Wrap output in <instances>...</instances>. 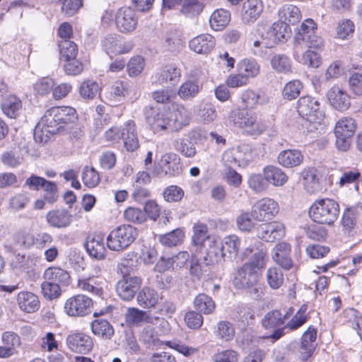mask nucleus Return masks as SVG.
I'll return each mask as SVG.
<instances>
[{
	"instance_id": "1",
	"label": "nucleus",
	"mask_w": 362,
	"mask_h": 362,
	"mask_svg": "<svg viewBox=\"0 0 362 362\" xmlns=\"http://www.w3.org/2000/svg\"><path fill=\"white\" fill-rule=\"evenodd\" d=\"M339 211V204L327 198L316 200L310 207L309 214L313 221L332 226L337 220Z\"/></svg>"
},
{
	"instance_id": "2",
	"label": "nucleus",
	"mask_w": 362,
	"mask_h": 362,
	"mask_svg": "<svg viewBox=\"0 0 362 362\" xmlns=\"http://www.w3.org/2000/svg\"><path fill=\"white\" fill-rule=\"evenodd\" d=\"M105 140L110 143H118L121 139L124 141V146L128 151H134L139 146L136 124L134 121L128 120L120 129L117 127H112L105 133Z\"/></svg>"
},
{
	"instance_id": "3",
	"label": "nucleus",
	"mask_w": 362,
	"mask_h": 362,
	"mask_svg": "<svg viewBox=\"0 0 362 362\" xmlns=\"http://www.w3.org/2000/svg\"><path fill=\"white\" fill-rule=\"evenodd\" d=\"M138 236V230L131 225L124 224L113 229L107 238L110 250L122 251L132 245Z\"/></svg>"
},
{
	"instance_id": "4",
	"label": "nucleus",
	"mask_w": 362,
	"mask_h": 362,
	"mask_svg": "<svg viewBox=\"0 0 362 362\" xmlns=\"http://www.w3.org/2000/svg\"><path fill=\"white\" fill-rule=\"evenodd\" d=\"M230 117L236 127L242 128L250 135H259L267 128L264 123L257 121L256 115L245 109L235 110Z\"/></svg>"
},
{
	"instance_id": "5",
	"label": "nucleus",
	"mask_w": 362,
	"mask_h": 362,
	"mask_svg": "<svg viewBox=\"0 0 362 362\" xmlns=\"http://www.w3.org/2000/svg\"><path fill=\"white\" fill-rule=\"evenodd\" d=\"M144 114L147 123L155 132L175 131V125L171 120L169 111L161 110L156 107H147Z\"/></svg>"
},
{
	"instance_id": "6",
	"label": "nucleus",
	"mask_w": 362,
	"mask_h": 362,
	"mask_svg": "<svg viewBox=\"0 0 362 362\" xmlns=\"http://www.w3.org/2000/svg\"><path fill=\"white\" fill-rule=\"evenodd\" d=\"M356 129V120L350 117L341 118L336 124L334 134L338 149L346 151L351 146V137Z\"/></svg>"
},
{
	"instance_id": "7",
	"label": "nucleus",
	"mask_w": 362,
	"mask_h": 362,
	"mask_svg": "<svg viewBox=\"0 0 362 362\" xmlns=\"http://www.w3.org/2000/svg\"><path fill=\"white\" fill-rule=\"evenodd\" d=\"M297 111L303 119L311 123L320 124L325 116L320 103L310 96L300 98L298 101Z\"/></svg>"
},
{
	"instance_id": "8",
	"label": "nucleus",
	"mask_w": 362,
	"mask_h": 362,
	"mask_svg": "<svg viewBox=\"0 0 362 362\" xmlns=\"http://www.w3.org/2000/svg\"><path fill=\"white\" fill-rule=\"evenodd\" d=\"M93 308L92 299L84 295H76L66 300L64 309L71 317H83L89 315Z\"/></svg>"
},
{
	"instance_id": "9",
	"label": "nucleus",
	"mask_w": 362,
	"mask_h": 362,
	"mask_svg": "<svg viewBox=\"0 0 362 362\" xmlns=\"http://www.w3.org/2000/svg\"><path fill=\"white\" fill-rule=\"evenodd\" d=\"M290 33L291 29L288 25L281 21L274 23L265 33L261 35V37L265 40V47H272L274 45L286 40Z\"/></svg>"
},
{
	"instance_id": "10",
	"label": "nucleus",
	"mask_w": 362,
	"mask_h": 362,
	"mask_svg": "<svg viewBox=\"0 0 362 362\" xmlns=\"http://www.w3.org/2000/svg\"><path fill=\"white\" fill-rule=\"evenodd\" d=\"M202 71L199 69L192 70L188 74L187 79L181 84L177 90V95L183 100H192L196 98L202 90L198 78Z\"/></svg>"
},
{
	"instance_id": "11",
	"label": "nucleus",
	"mask_w": 362,
	"mask_h": 362,
	"mask_svg": "<svg viewBox=\"0 0 362 362\" xmlns=\"http://www.w3.org/2000/svg\"><path fill=\"white\" fill-rule=\"evenodd\" d=\"M279 212V204L274 199L264 198L258 201L252 209V218L258 221L271 220Z\"/></svg>"
},
{
	"instance_id": "12",
	"label": "nucleus",
	"mask_w": 362,
	"mask_h": 362,
	"mask_svg": "<svg viewBox=\"0 0 362 362\" xmlns=\"http://www.w3.org/2000/svg\"><path fill=\"white\" fill-rule=\"evenodd\" d=\"M141 284L140 277L124 276L116 285L117 293L124 300H130L134 297Z\"/></svg>"
},
{
	"instance_id": "13",
	"label": "nucleus",
	"mask_w": 362,
	"mask_h": 362,
	"mask_svg": "<svg viewBox=\"0 0 362 362\" xmlns=\"http://www.w3.org/2000/svg\"><path fill=\"white\" fill-rule=\"evenodd\" d=\"M259 279V272L251 264L245 263L240 267L234 279V284L240 288H252L257 285Z\"/></svg>"
},
{
	"instance_id": "14",
	"label": "nucleus",
	"mask_w": 362,
	"mask_h": 362,
	"mask_svg": "<svg viewBox=\"0 0 362 362\" xmlns=\"http://www.w3.org/2000/svg\"><path fill=\"white\" fill-rule=\"evenodd\" d=\"M257 235L264 241L272 243L284 237L285 226L278 221L263 223L257 228Z\"/></svg>"
},
{
	"instance_id": "15",
	"label": "nucleus",
	"mask_w": 362,
	"mask_h": 362,
	"mask_svg": "<svg viewBox=\"0 0 362 362\" xmlns=\"http://www.w3.org/2000/svg\"><path fill=\"white\" fill-rule=\"evenodd\" d=\"M115 22L117 28L122 33H130L136 28L138 18L132 8L122 7L116 13Z\"/></svg>"
},
{
	"instance_id": "16",
	"label": "nucleus",
	"mask_w": 362,
	"mask_h": 362,
	"mask_svg": "<svg viewBox=\"0 0 362 362\" xmlns=\"http://www.w3.org/2000/svg\"><path fill=\"white\" fill-rule=\"evenodd\" d=\"M66 342L72 351L83 354L88 353L93 346L91 337L81 332L69 334Z\"/></svg>"
},
{
	"instance_id": "17",
	"label": "nucleus",
	"mask_w": 362,
	"mask_h": 362,
	"mask_svg": "<svg viewBox=\"0 0 362 362\" xmlns=\"http://www.w3.org/2000/svg\"><path fill=\"white\" fill-rule=\"evenodd\" d=\"M156 82L170 88L175 86L180 81L181 77V70L174 64H168L162 67L156 74Z\"/></svg>"
},
{
	"instance_id": "18",
	"label": "nucleus",
	"mask_w": 362,
	"mask_h": 362,
	"mask_svg": "<svg viewBox=\"0 0 362 362\" xmlns=\"http://www.w3.org/2000/svg\"><path fill=\"white\" fill-rule=\"evenodd\" d=\"M161 170L170 177L177 176L182 173V165L180 156L175 153H166L159 160Z\"/></svg>"
},
{
	"instance_id": "19",
	"label": "nucleus",
	"mask_w": 362,
	"mask_h": 362,
	"mask_svg": "<svg viewBox=\"0 0 362 362\" xmlns=\"http://www.w3.org/2000/svg\"><path fill=\"white\" fill-rule=\"evenodd\" d=\"M263 3L261 0H247L241 9V21L243 24L254 23L263 11Z\"/></svg>"
},
{
	"instance_id": "20",
	"label": "nucleus",
	"mask_w": 362,
	"mask_h": 362,
	"mask_svg": "<svg viewBox=\"0 0 362 362\" xmlns=\"http://www.w3.org/2000/svg\"><path fill=\"white\" fill-rule=\"evenodd\" d=\"M291 252V246L286 242H281L273 248L272 259L283 269L289 270L293 267Z\"/></svg>"
},
{
	"instance_id": "21",
	"label": "nucleus",
	"mask_w": 362,
	"mask_h": 362,
	"mask_svg": "<svg viewBox=\"0 0 362 362\" xmlns=\"http://www.w3.org/2000/svg\"><path fill=\"white\" fill-rule=\"evenodd\" d=\"M3 346H0V358H8L17 353L21 346V338L13 332H4L2 334Z\"/></svg>"
},
{
	"instance_id": "22",
	"label": "nucleus",
	"mask_w": 362,
	"mask_h": 362,
	"mask_svg": "<svg viewBox=\"0 0 362 362\" xmlns=\"http://www.w3.org/2000/svg\"><path fill=\"white\" fill-rule=\"evenodd\" d=\"M327 97L331 105L336 110L344 111L350 106L349 95L337 86H332L327 91Z\"/></svg>"
},
{
	"instance_id": "23",
	"label": "nucleus",
	"mask_w": 362,
	"mask_h": 362,
	"mask_svg": "<svg viewBox=\"0 0 362 362\" xmlns=\"http://www.w3.org/2000/svg\"><path fill=\"white\" fill-rule=\"evenodd\" d=\"M316 337V329L310 327L303 333L298 347V352L302 360H307L313 355L315 349L314 343Z\"/></svg>"
},
{
	"instance_id": "24",
	"label": "nucleus",
	"mask_w": 362,
	"mask_h": 362,
	"mask_svg": "<svg viewBox=\"0 0 362 362\" xmlns=\"http://www.w3.org/2000/svg\"><path fill=\"white\" fill-rule=\"evenodd\" d=\"M206 259L212 264L226 261V254L223 252L221 241L215 236L206 240L205 246Z\"/></svg>"
},
{
	"instance_id": "25",
	"label": "nucleus",
	"mask_w": 362,
	"mask_h": 362,
	"mask_svg": "<svg viewBox=\"0 0 362 362\" xmlns=\"http://www.w3.org/2000/svg\"><path fill=\"white\" fill-rule=\"evenodd\" d=\"M46 220L51 227L66 228L72 222V215L66 209H54L47 213Z\"/></svg>"
},
{
	"instance_id": "26",
	"label": "nucleus",
	"mask_w": 362,
	"mask_h": 362,
	"mask_svg": "<svg viewBox=\"0 0 362 362\" xmlns=\"http://www.w3.org/2000/svg\"><path fill=\"white\" fill-rule=\"evenodd\" d=\"M263 175L267 184L275 187L284 185L288 179V175L280 168L275 165H267L263 169Z\"/></svg>"
},
{
	"instance_id": "27",
	"label": "nucleus",
	"mask_w": 362,
	"mask_h": 362,
	"mask_svg": "<svg viewBox=\"0 0 362 362\" xmlns=\"http://www.w3.org/2000/svg\"><path fill=\"white\" fill-rule=\"evenodd\" d=\"M103 281H97L93 276H81L78 278L76 286L83 292L100 297L103 294Z\"/></svg>"
},
{
	"instance_id": "28",
	"label": "nucleus",
	"mask_w": 362,
	"mask_h": 362,
	"mask_svg": "<svg viewBox=\"0 0 362 362\" xmlns=\"http://www.w3.org/2000/svg\"><path fill=\"white\" fill-rule=\"evenodd\" d=\"M85 247L88 254L98 259L105 257L106 249L104 246L103 238L99 235L88 236L85 243Z\"/></svg>"
},
{
	"instance_id": "29",
	"label": "nucleus",
	"mask_w": 362,
	"mask_h": 362,
	"mask_svg": "<svg viewBox=\"0 0 362 362\" xmlns=\"http://www.w3.org/2000/svg\"><path fill=\"white\" fill-rule=\"evenodd\" d=\"M277 160L285 168H293L300 165L303 160V155L299 150L288 149L279 153Z\"/></svg>"
},
{
	"instance_id": "30",
	"label": "nucleus",
	"mask_w": 362,
	"mask_h": 362,
	"mask_svg": "<svg viewBox=\"0 0 362 362\" xmlns=\"http://www.w3.org/2000/svg\"><path fill=\"white\" fill-rule=\"evenodd\" d=\"M17 301L20 308L27 313H33L40 308L38 297L31 292H20L18 295Z\"/></svg>"
},
{
	"instance_id": "31",
	"label": "nucleus",
	"mask_w": 362,
	"mask_h": 362,
	"mask_svg": "<svg viewBox=\"0 0 362 362\" xmlns=\"http://www.w3.org/2000/svg\"><path fill=\"white\" fill-rule=\"evenodd\" d=\"M215 46L214 37L211 35H201L189 41V47L199 54H206Z\"/></svg>"
},
{
	"instance_id": "32",
	"label": "nucleus",
	"mask_w": 362,
	"mask_h": 362,
	"mask_svg": "<svg viewBox=\"0 0 362 362\" xmlns=\"http://www.w3.org/2000/svg\"><path fill=\"white\" fill-rule=\"evenodd\" d=\"M171 120L175 125V131H177L183 126H186L189 122V112L183 105L173 104L172 111L169 112Z\"/></svg>"
},
{
	"instance_id": "33",
	"label": "nucleus",
	"mask_w": 362,
	"mask_h": 362,
	"mask_svg": "<svg viewBox=\"0 0 362 362\" xmlns=\"http://www.w3.org/2000/svg\"><path fill=\"white\" fill-rule=\"evenodd\" d=\"M194 308L197 315H210L215 309V303L205 293H199L194 299Z\"/></svg>"
},
{
	"instance_id": "34",
	"label": "nucleus",
	"mask_w": 362,
	"mask_h": 362,
	"mask_svg": "<svg viewBox=\"0 0 362 362\" xmlns=\"http://www.w3.org/2000/svg\"><path fill=\"white\" fill-rule=\"evenodd\" d=\"M222 250L225 252L226 261H232L238 255L239 247L240 245V239L235 235H228L225 237L221 241Z\"/></svg>"
},
{
	"instance_id": "35",
	"label": "nucleus",
	"mask_w": 362,
	"mask_h": 362,
	"mask_svg": "<svg viewBox=\"0 0 362 362\" xmlns=\"http://www.w3.org/2000/svg\"><path fill=\"white\" fill-rule=\"evenodd\" d=\"M44 278L47 281L68 286L71 281V276L68 272L59 267H49L44 272Z\"/></svg>"
},
{
	"instance_id": "36",
	"label": "nucleus",
	"mask_w": 362,
	"mask_h": 362,
	"mask_svg": "<svg viewBox=\"0 0 362 362\" xmlns=\"http://www.w3.org/2000/svg\"><path fill=\"white\" fill-rule=\"evenodd\" d=\"M270 64L274 70L280 74L292 72V62L284 54H276L270 59Z\"/></svg>"
},
{
	"instance_id": "37",
	"label": "nucleus",
	"mask_w": 362,
	"mask_h": 362,
	"mask_svg": "<svg viewBox=\"0 0 362 362\" xmlns=\"http://www.w3.org/2000/svg\"><path fill=\"white\" fill-rule=\"evenodd\" d=\"M279 16L283 22L291 24H296L301 19V13L300 9L292 4H286L283 6L279 11Z\"/></svg>"
},
{
	"instance_id": "38",
	"label": "nucleus",
	"mask_w": 362,
	"mask_h": 362,
	"mask_svg": "<svg viewBox=\"0 0 362 362\" xmlns=\"http://www.w3.org/2000/svg\"><path fill=\"white\" fill-rule=\"evenodd\" d=\"M303 186L310 194H315L320 190V186L315 168L305 169L303 173Z\"/></svg>"
},
{
	"instance_id": "39",
	"label": "nucleus",
	"mask_w": 362,
	"mask_h": 362,
	"mask_svg": "<svg viewBox=\"0 0 362 362\" xmlns=\"http://www.w3.org/2000/svg\"><path fill=\"white\" fill-rule=\"evenodd\" d=\"M59 122L61 129L70 124L74 123L77 119L76 111L74 108L69 106L54 107Z\"/></svg>"
},
{
	"instance_id": "40",
	"label": "nucleus",
	"mask_w": 362,
	"mask_h": 362,
	"mask_svg": "<svg viewBox=\"0 0 362 362\" xmlns=\"http://www.w3.org/2000/svg\"><path fill=\"white\" fill-rule=\"evenodd\" d=\"M102 46L108 54L124 53L121 37L116 34H109L102 40Z\"/></svg>"
},
{
	"instance_id": "41",
	"label": "nucleus",
	"mask_w": 362,
	"mask_h": 362,
	"mask_svg": "<svg viewBox=\"0 0 362 362\" xmlns=\"http://www.w3.org/2000/svg\"><path fill=\"white\" fill-rule=\"evenodd\" d=\"M212 264L204 257L197 258L195 254L192 255L189 272L193 276L200 279L209 270V267Z\"/></svg>"
},
{
	"instance_id": "42",
	"label": "nucleus",
	"mask_w": 362,
	"mask_h": 362,
	"mask_svg": "<svg viewBox=\"0 0 362 362\" xmlns=\"http://www.w3.org/2000/svg\"><path fill=\"white\" fill-rule=\"evenodd\" d=\"M262 326L265 329H271L272 333L269 335L264 336L263 338L273 339V341L280 339L284 334V328H279V326L284 324L281 318H263Z\"/></svg>"
},
{
	"instance_id": "43",
	"label": "nucleus",
	"mask_w": 362,
	"mask_h": 362,
	"mask_svg": "<svg viewBox=\"0 0 362 362\" xmlns=\"http://www.w3.org/2000/svg\"><path fill=\"white\" fill-rule=\"evenodd\" d=\"M230 14L225 9H217L211 16L209 23L211 28L216 31L221 30L230 22Z\"/></svg>"
},
{
	"instance_id": "44",
	"label": "nucleus",
	"mask_w": 362,
	"mask_h": 362,
	"mask_svg": "<svg viewBox=\"0 0 362 362\" xmlns=\"http://www.w3.org/2000/svg\"><path fill=\"white\" fill-rule=\"evenodd\" d=\"M55 113L56 110L54 107L47 110L42 117L39 123V124L48 128L47 132L52 134H54L61 129L59 119Z\"/></svg>"
},
{
	"instance_id": "45",
	"label": "nucleus",
	"mask_w": 362,
	"mask_h": 362,
	"mask_svg": "<svg viewBox=\"0 0 362 362\" xmlns=\"http://www.w3.org/2000/svg\"><path fill=\"white\" fill-rule=\"evenodd\" d=\"M21 100L15 95H9L1 103V109L10 118H15L21 109Z\"/></svg>"
},
{
	"instance_id": "46",
	"label": "nucleus",
	"mask_w": 362,
	"mask_h": 362,
	"mask_svg": "<svg viewBox=\"0 0 362 362\" xmlns=\"http://www.w3.org/2000/svg\"><path fill=\"white\" fill-rule=\"evenodd\" d=\"M93 332L104 339H110L114 334V329L108 321L103 318L96 319L91 322Z\"/></svg>"
},
{
	"instance_id": "47",
	"label": "nucleus",
	"mask_w": 362,
	"mask_h": 362,
	"mask_svg": "<svg viewBox=\"0 0 362 362\" xmlns=\"http://www.w3.org/2000/svg\"><path fill=\"white\" fill-rule=\"evenodd\" d=\"M184 238L185 233L182 230L177 228L170 233L159 235V242L165 247H171L181 244Z\"/></svg>"
},
{
	"instance_id": "48",
	"label": "nucleus",
	"mask_w": 362,
	"mask_h": 362,
	"mask_svg": "<svg viewBox=\"0 0 362 362\" xmlns=\"http://www.w3.org/2000/svg\"><path fill=\"white\" fill-rule=\"evenodd\" d=\"M158 300L157 292L151 288L144 287L137 296L139 304L144 308L154 306Z\"/></svg>"
},
{
	"instance_id": "49",
	"label": "nucleus",
	"mask_w": 362,
	"mask_h": 362,
	"mask_svg": "<svg viewBox=\"0 0 362 362\" xmlns=\"http://www.w3.org/2000/svg\"><path fill=\"white\" fill-rule=\"evenodd\" d=\"M214 237L208 234V228L206 225L197 224L194 226V235L192 240L197 249L204 247L206 240Z\"/></svg>"
},
{
	"instance_id": "50",
	"label": "nucleus",
	"mask_w": 362,
	"mask_h": 362,
	"mask_svg": "<svg viewBox=\"0 0 362 362\" xmlns=\"http://www.w3.org/2000/svg\"><path fill=\"white\" fill-rule=\"evenodd\" d=\"M238 70L248 79L256 77L259 71L260 66L253 59H245L238 63Z\"/></svg>"
},
{
	"instance_id": "51",
	"label": "nucleus",
	"mask_w": 362,
	"mask_h": 362,
	"mask_svg": "<svg viewBox=\"0 0 362 362\" xmlns=\"http://www.w3.org/2000/svg\"><path fill=\"white\" fill-rule=\"evenodd\" d=\"M317 24L311 18L306 19L300 25L298 33L295 37V43L296 45L301 46L302 41L305 38V35H313L315 34Z\"/></svg>"
},
{
	"instance_id": "52",
	"label": "nucleus",
	"mask_w": 362,
	"mask_h": 362,
	"mask_svg": "<svg viewBox=\"0 0 362 362\" xmlns=\"http://www.w3.org/2000/svg\"><path fill=\"white\" fill-rule=\"evenodd\" d=\"M59 49L62 59L64 60L76 57L78 54V48L76 43L71 40H60Z\"/></svg>"
},
{
	"instance_id": "53",
	"label": "nucleus",
	"mask_w": 362,
	"mask_h": 362,
	"mask_svg": "<svg viewBox=\"0 0 362 362\" xmlns=\"http://www.w3.org/2000/svg\"><path fill=\"white\" fill-rule=\"evenodd\" d=\"M267 281L272 289H278L284 283V275L281 270L276 267L267 269Z\"/></svg>"
},
{
	"instance_id": "54",
	"label": "nucleus",
	"mask_w": 362,
	"mask_h": 362,
	"mask_svg": "<svg viewBox=\"0 0 362 362\" xmlns=\"http://www.w3.org/2000/svg\"><path fill=\"white\" fill-rule=\"evenodd\" d=\"M41 291L42 296L49 300L59 298L62 293L58 284L47 280L41 284Z\"/></svg>"
},
{
	"instance_id": "55",
	"label": "nucleus",
	"mask_w": 362,
	"mask_h": 362,
	"mask_svg": "<svg viewBox=\"0 0 362 362\" xmlns=\"http://www.w3.org/2000/svg\"><path fill=\"white\" fill-rule=\"evenodd\" d=\"M82 180L86 187L91 188L100 183V177L94 168L86 166L82 173Z\"/></svg>"
},
{
	"instance_id": "56",
	"label": "nucleus",
	"mask_w": 362,
	"mask_h": 362,
	"mask_svg": "<svg viewBox=\"0 0 362 362\" xmlns=\"http://www.w3.org/2000/svg\"><path fill=\"white\" fill-rule=\"evenodd\" d=\"M303 88L302 83L298 80H293L288 82L283 88L282 95L286 100L296 98Z\"/></svg>"
},
{
	"instance_id": "57",
	"label": "nucleus",
	"mask_w": 362,
	"mask_h": 362,
	"mask_svg": "<svg viewBox=\"0 0 362 362\" xmlns=\"http://www.w3.org/2000/svg\"><path fill=\"white\" fill-rule=\"evenodd\" d=\"M241 153L236 149H228L222 156L223 164L229 169L240 166Z\"/></svg>"
},
{
	"instance_id": "58",
	"label": "nucleus",
	"mask_w": 362,
	"mask_h": 362,
	"mask_svg": "<svg viewBox=\"0 0 362 362\" xmlns=\"http://www.w3.org/2000/svg\"><path fill=\"white\" fill-rule=\"evenodd\" d=\"M216 334L220 339L228 341L234 337L235 329L230 322L222 320L218 323Z\"/></svg>"
},
{
	"instance_id": "59",
	"label": "nucleus",
	"mask_w": 362,
	"mask_h": 362,
	"mask_svg": "<svg viewBox=\"0 0 362 362\" xmlns=\"http://www.w3.org/2000/svg\"><path fill=\"white\" fill-rule=\"evenodd\" d=\"M127 94V84L123 81H118L115 82L111 87V98L110 100L112 105H115V103L119 102L122 98H124Z\"/></svg>"
},
{
	"instance_id": "60",
	"label": "nucleus",
	"mask_w": 362,
	"mask_h": 362,
	"mask_svg": "<svg viewBox=\"0 0 362 362\" xmlns=\"http://www.w3.org/2000/svg\"><path fill=\"white\" fill-rule=\"evenodd\" d=\"M79 91L84 99H93L99 91V86L94 81L87 80L82 83Z\"/></svg>"
},
{
	"instance_id": "61",
	"label": "nucleus",
	"mask_w": 362,
	"mask_h": 362,
	"mask_svg": "<svg viewBox=\"0 0 362 362\" xmlns=\"http://www.w3.org/2000/svg\"><path fill=\"white\" fill-rule=\"evenodd\" d=\"M354 23L349 19H344L339 22L337 27V35L341 40L348 39L354 32Z\"/></svg>"
},
{
	"instance_id": "62",
	"label": "nucleus",
	"mask_w": 362,
	"mask_h": 362,
	"mask_svg": "<svg viewBox=\"0 0 362 362\" xmlns=\"http://www.w3.org/2000/svg\"><path fill=\"white\" fill-rule=\"evenodd\" d=\"M163 47L168 51L175 52L182 47V42L177 33H170L165 35Z\"/></svg>"
},
{
	"instance_id": "63",
	"label": "nucleus",
	"mask_w": 362,
	"mask_h": 362,
	"mask_svg": "<svg viewBox=\"0 0 362 362\" xmlns=\"http://www.w3.org/2000/svg\"><path fill=\"white\" fill-rule=\"evenodd\" d=\"M184 194L181 187L177 185H170L164 189L163 197L168 202H178L182 200Z\"/></svg>"
},
{
	"instance_id": "64",
	"label": "nucleus",
	"mask_w": 362,
	"mask_h": 362,
	"mask_svg": "<svg viewBox=\"0 0 362 362\" xmlns=\"http://www.w3.org/2000/svg\"><path fill=\"white\" fill-rule=\"evenodd\" d=\"M247 184L249 187L255 192H263L268 187V184L264 175L262 176L260 174L251 175L247 180Z\"/></svg>"
}]
</instances>
